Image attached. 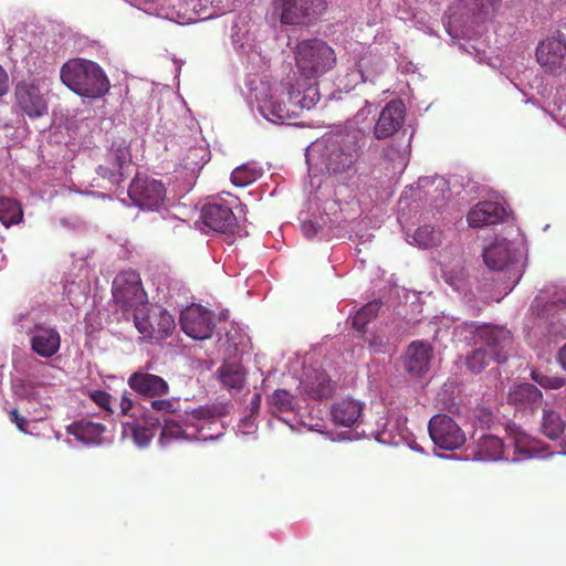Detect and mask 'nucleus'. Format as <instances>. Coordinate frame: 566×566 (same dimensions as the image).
<instances>
[{
	"label": "nucleus",
	"instance_id": "34",
	"mask_svg": "<svg viewBox=\"0 0 566 566\" xmlns=\"http://www.w3.org/2000/svg\"><path fill=\"white\" fill-rule=\"evenodd\" d=\"M321 98L316 82L310 83L306 87L301 90V85L292 87L289 91V101L292 105L301 109H312Z\"/></svg>",
	"mask_w": 566,
	"mask_h": 566
},
{
	"label": "nucleus",
	"instance_id": "28",
	"mask_svg": "<svg viewBox=\"0 0 566 566\" xmlns=\"http://www.w3.org/2000/svg\"><path fill=\"white\" fill-rule=\"evenodd\" d=\"M374 112V105L369 103L367 99L364 101V106L360 107L357 113L346 122V124L338 128L343 134H355L358 133L361 135V147H365L367 134L371 128L373 120L369 118Z\"/></svg>",
	"mask_w": 566,
	"mask_h": 566
},
{
	"label": "nucleus",
	"instance_id": "62",
	"mask_svg": "<svg viewBox=\"0 0 566 566\" xmlns=\"http://www.w3.org/2000/svg\"><path fill=\"white\" fill-rule=\"evenodd\" d=\"M370 239H371V234H367L366 237L363 235L359 243L369 242Z\"/></svg>",
	"mask_w": 566,
	"mask_h": 566
},
{
	"label": "nucleus",
	"instance_id": "45",
	"mask_svg": "<svg viewBox=\"0 0 566 566\" xmlns=\"http://www.w3.org/2000/svg\"><path fill=\"white\" fill-rule=\"evenodd\" d=\"M150 408L158 413L174 415L179 409V398H151Z\"/></svg>",
	"mask_w": 566,
	"mask_h": 566
},
{
	"label": "nucleus",
	"instance_id": "11",
	"mask_svg": "<svg viewBox=\"0 0 566 566\" xmlns=\"http://www.w3.org/2000/svg\"><path fill=\"white\" fill-rule=\"evenodd\" d=\"M237 201L235 197H231L230 201L218 198L206 203L200 213L203 224L216 232L232 233L238 227L233 212V205Z\"/></svg>",
	"mask_w": 566,
	"mask_h": 566
},
{
	"label": "nucleus",
	"instance_id": "33",
	"mask_svg": "<svg viewBox=\"0 0 566 566\" xmlns=\"http://www.w3.org/2000/svg\"><path fill=\"white\" fill-rule=\"evenodd\" d=\"M245 369L241 364L224 363L217 369V377L228 390H241L245 384Z\"/></svg>",
	"mask_w": 566,
	"mask_h": 566
},
{
	"label": "nucleus",
	"instance_id": "15",
	"mask_svg": "<svg viewBox=\"0 0 566 566\" xmlns=\"http://www.w3.org/2000/svg\"><path fill=\"white\" fill-rule=\"evenodd\" d=\"M128 196L140 209L158 210L164 203L166 189L159 180L136 176L129 185Z\"/></svg>",
	"mask_w": 566,
	"mask_h": 566
},
{
	"label": "nucleus",
	"instance_id": "22",
	"mask_svg": "<svg viewBox=\"0 0 566 566\" xmlns=\"http://www.w3.org/2000/svg\"><path fill=\"white\" fill-rule=\"evenodd\" d=\"M474 447L472 450L473 460L496 461L502 459L504 453V442L501 438L491 433H479L474 430L472 433Z\"/></svg>",
	"mask_w": 566,
	"mask_h": 566
},
{
	"label": "nucleus",
	"instance_id": "14",
	"mask_svg": "<svg viewBox=\"0 0 566 566\" xmlns=\"http://www.w3.org/2000/svg\"><path fill=\"white\" fill-rule=\"evenodd\" d=\"M179 322L186 335L199 340L211 338L216 327L212 312L195 303L181 311Z\"/></svg>",
	"mask_w": 566,
	"mask_h": 566
},
{
	"label": "nucleus",
	"instance_id": "30",
	"mask_svg": "<svg viewBox=\"0 0 566 566\" xmlns=\"http://www.w3.org/2000/svg\"><path fill=\"white\" fill-rule=\"evenodd\" d=\"M104 431L105 427L102 423L86 419L75 421L66 428L69 434L86 444L99 443Z\"/></svg>",
	"mask_w": 566,
	"mask_h": 566
},
{
	"label": "nucleus",
	"instance_id": "12",
	"mask_svg": "<svg viewBox=\"0 0 566 566\" xmlns=\"http://www.w3.org/2000/svg\"><path fill=\"white\" fill-rule=\"evenodd\" d=\"M536 60L545 73L560 75L566 72V36L556 32L541 41Z\"/></svg>",
	"mask_w": 566,
	"mask_h": 566
},
{
	"label": "nucleus",
	"instance_id": "56",
	"mask_svg": "<svg viewBox=\"0 0 566 566\" xmlns=\"http://www.w3.org/2000/svg\"><path fill=\"white\" fill-rule=\"evenodd\" d=\"M9 91V76L6 70L0 66V97Z\"/></svg>",
	"mask_w": 566,
	"mask_h": 566
},
{
	"label": "nucleus",
	"instance_id": "57",
	"mask_svg": "<svg viewBox=\"0 0 566 566\" xmlns=\"http://www.w3.org/2000/svg\"><path fill=\"white\" fill-rule=\"evenodd\" d=\"M548 306L549 304L543 303V297L539 295L536 296V298L533 301L531 308L532 311H536L539 314V312L548 311Z\"/></svg>",
	"mask_w": 566,
	"mask_h": 566
},
{
	"label": "nucleus",
	"instance_id": "17",
	"mask_svg": "<svg viewBox=\"0 0 566 566\" xmlns=\"http://www.w3.org/2000/svg\"><path fill=\"white\" fill-rule=\"evenodd\" d=\"M151 364H146L132 373L127 379L129 388L145 399L165 397L169 394V384L159 375L150 373Z\"/></svg>",
	"mask_w": 566,
	"mask_h": 566
},
{
	"label": "nucleus",
	"instance_id": "31",
	"mask_svg": "<svg viewBox=\"0 0 566 566\" xmlns=\"http://www.w3.org/2000/svg\"><path fill=\"white\" fill-rule=\"evenodd\" d=\"M305 392L313 399L323 400L332 397L336 389L335 382L332 381L325 371L316 370L303 382Z\"/></svg>",
	"mask_w": 566,
	"mask_h": 566
},
{
	"label": "nucleus",
	"instance_id": "41",
	"mask_svg": "<svg viewBox=\"0 0 566 566\" xmlns=\"http://www.w3.org/2000/svg\"><path fill=\"white\" fill-rule=\"evenodd\" d=\"M409 147L410 139L405 145L396 146L391 144L384 149V156L395 164V168L403 170L408 164Z\"/></svg>",
	"mask_w": 566,
	"mask_h": 566
},
{
	"label": "nucleus",
	"instance_id": "13",
	"mask_svg": "<svg viewBox=\"0 0 566 566\" xmlns=\"http://www.w3.org/2000/svg\"><path fill=\"white\" fill-rule=\"evenodd\" d=\"M44 81H20L14 87V98L20 109L31 118L42 117L48 113V102L42 92Z\"/></svg>",
	"mask_w": 566,
	"mask_h": 566
},
{
	"label": "nucleus",
	"instance_id": "10",
	"mask_svg": "<svg viewBox=\"0 0 566 566\" xmlns=\"http://www.w3.org/2000/svg\"><path fill=\"white\" fill-rule=\"evenodd\" d=\"M326 9V0H281V22L289 25H310Z\"/></svg>",
	"mask_w": 566,
	"mask_h": 566
},
{
	"label": "nucleus",
	"instance_id": "23",
	"mask_svg": "<svg viewBox=\"0 0 566 566\" xmlns=\"http://www.w3.org/2000/svg\"><path fill=\"white\" fill-rule=\"evenodd\" d=\"M507 216L506 209L499 202L483 201L475 205L468 213V222L473 228L496 224Z\"/></svg>",
	"mask_w": 566,
	"mask_h": 566
},
{
	"label": "nucleus",
	"instance_id": "51",
	"mask_svg": "<svg viewBox=\"0 0 566 566\" xmlns=\"http://www.w3.org/2000/svg\"><path fill=\"white\" fill-rule=\"evenodd\" d=\"M115 284H135V283H142V279L139 276V273H137L133 269L124 270L117 273V275L114 277L113 282Z\"/></svg>",
	"mask_w": 566,
	"mask_h": 566
},
{
	"label": "nucleus",
	"instance_id": "35",
	"mask_svg": "<svg viewBox=\"0 0 566 566\" xmlns=\"http://www.w3.org/2000/svg\"><path fill=\"white\" fill-rule=\"evenodd\" d=\"M566 422L560 413L551 408H544L541 421V432L551 440H557L564 433Z\"/></svg>",
	"mask_w": 566,
	"mask_h": 566
},
{
	"label": "nucleus",
	"instance_id": "18",
	"mask_svg": "<svg viewBox=\"0 0 566 566\" xmlns=\"http://www.w3.org/2000/svg\"><path fill=\"white\" fill-rule=\"evenodd\" d=\"M406 118V106L401 99H392L378 114L373 126V135L382 140L392 137L400 130Z\"/></svg>",
	"mask_w": 566,
	"mask_h": 566
},
{
	"label": "nucleus",
	"instance_id": "63",
	"mask_svg": "<svg viewBox=\"0 0 566 566\" xmlns=\"http://www.w3.org/2000/svg\"><path fill=\"white\" fill-rule=\"evenodd\" d=\"M144 4H154L156 0H142Z\"/></svg>",
	"mask_w": 566,
	"mask_h": 566
},
{
	"label": "nucleus",
	"instance_id": "8",
	"mask_svg": "<svg viewBox=\"0 0 566 566\" xmlns=\"http://www.w3.org/2000/svg\"><path fill=\"white\" fill-rule=\"evenodd\" d=\"M132 165L129 143L123 138H114L104 155L103 163L96 172L112 186H119L126 179L125 169Z\"/></svg>",
	"mask_w": 566,
	"mask_h": 566
},
{
	"label": "nucleus",
	"instance_id": "16",
	"mask_svg": "<svg viewBox=\"0 0 566 566\" xmlns=\"http://www.w3.org/2000/svg\"><path fill=\"white\" fill-rule=\"evenodd\" d=\"M433 443L444 450H455L463 446L465 436L455 421L447 415L433 416L428 426Z\"/></svg>",
	"mask_w": 566,
	"mask_h": 566
},
{
	"label": "nucleus",
	"instance_id": "40",
	"mask_svg": "<svg viewBox=\"0 0 566 566\" xmlns=\"http://www.w3.org/2000/svg\"><path fill=\"white\" fill-rule=\"evenodd\" d=\"M381 303L379 301H371L364 305L359 311L356 312V314L352 318V325L353 327L358 331L363 332L365 326L374 319L379 310H380Z\"/></svg>",
	"mask_w": 566,
	"mask_h": 566
},
{
	"label": "nucleus",
	"instance_id": "47",
	"mask_svg": "<svg viewBox=\"0 0 566 566\" xmlns=\"http://www.w3.org/2000/svg\"><path fill=\"white\" fill-rule=\"evenodd\" d=\"M189 436L181 428V426L174 419H165L163 423V431L160 436V441L179 439V438H188Z\"/></svg>",
	"mask_w": 566,
	"mask_h": 566
},
{
	"label": "nucleus",
	"instance_id": "53",
	"mask_svg": "<svg viewBox=\"0 0 566 566\" xmlns=\"http://www.w3.org/2000/svg\"><path fill=\"white\" fill-rule=\"evenodd\" d=\"M10 420L17 426V428L27 433L28 432V420L21 416L18 409L13 408L9 411Z\"/></svg>",
	"mask_w": 566,
	"mask_h": 566
},
{
	"label": "nucleus",
	"instance_id": "64",
	"mask_svg": "<svg viewBox=\"0 0 566 566\" xmlns=\"http://www.w3.org/2000/svg\"><path fill=\"white\" fill-rule=\"evenodd\" d=\"M144 11L151 13L150 8H144Z\"/></svg>",
	"mask_w": 566,
	"mask_h": 566
},
{
	"label": "nucleus",
	"instance_id": "24",
	"mask_svg": "<svg viewBox=\"0 0 566 566\" xmlns=\"http://www.w3.org/2000/svg\"><path fill=\"white\" fill-rule=\"evenodd\" d=\"M364 403L350 397L336 400L331 410L332 420L335 424L350 428L361 417Z\"/></svg>",
	"mask_w": 566,
	"mask_h": 566
},
{
	"label": "nucleus",
	"instance_id": "20",
	"mask_svg": "<svg viewBox=\"0 0 566 566\" xmlns=\"http://www.w3.org/2000/svg\"><path fill=\"white\" fill-rule=\"evenodd\" d=\"M433 348L429 342L413 340L403 355L405 370L415 378H421L429 370Z\"/></svg>",
	"mask_w": 566,
	"mask_h": 566
},
{
	"label": "nucleus",
	"instance_id": "36",
	"mask_svg": "<svg viewBox=\"0 0 566 566\" xmlns=\"http://www.w3.org/2000/svg\"><path fill=\"white\" fill-rule=\"evenodd\" d=\"M263 175L262 167L256 161H249L233 169L231 181L235 187H247Z\"/></svg>",
	"mask_w": 566,
	"mask_h": 566
},
{
	"label": "nucleus",
	"instance_id": "49",
	"mask_svg": "<svg viewBox=\"0 0 566 566\" xmlns=\"http://www.w3.org/2000/svg\"><path fill=\"white\" fill-rule=\"evenodd\" d=\"M366 342L375 353H386L388 350V339L384 334L373 333L366 337Z\"/></svg>",
	"mask_w": 566,
	"mask_h": 566
},
{
	"label": "nucleus",
	"instance_id": "42",
	"mask_svg": "<svg viewBox=\"0 0 566 566\" xmlns=\"http://www.w3.org/2000/svg\"><path fill=\"white\" fill-rule=\"evenodd\" d=\"M492 360L491 355L484 348L472 350L465 358V367L471 374H480Z\"/></svg>",
	"mask_w": 566,
	"mask_h": 566
},
{
	"label": "nucleus",
	"instance_id": "26",
	"mask_svg": "<svg viewBox=\"0 0 566 566\" xmlns=\"http://www.w3.org/2000/svg\"><path fill=\"white\" fill-rule=\"evenodd\" d=\"M112 294L115 302L123 308L148 307V296L143 285H113Z\"/></svg>",
	"mask_w": 566,
	"mask_h": 566
},
{
	"label": "nucleus",
	"instance_id": "44",
	"mask_svg": "<svg viewBox=\"0 0 566 566\" xmlns=\"http://www.w3.org/2000/svg\"><path fill=\"white\" fill-rule=\"evenodd\" d=\"M270 403L279 411H292L294 409V397L285 389H276L270 397Z\"/></svg>",
	"mask_w": 566,
	"mask_h": 566
},
{
	"label": "nucleus",
	"instance_id": "43",
	"mask_svg": "<svg viewBox=\"0 0 566 566\" xmlns=\"http://www.w3.org/2000/svg\"><path fill=\"white\" fill-rule=\"evenodd\" d=\"M531 378L544 389H559L565 386L566 379L560 376H551L539 369L531 371Z\"/></svg>",
	"mask_w": 566,
	"mask_h": 566
},
{
	"label": "nucleus",
	"instance_id": "32",
	"mask_svg": "<svg viewBox=\"0 0 566 566\" xmlns=\"http://www.w3.org/2000/svg\"><path fill=\"white\" fill-rule=\"evenodd\" d=\"M124 424V434H129L135 443L139 447H146L154 437V428L159 427L158 419L153 417H145L144 426L137 422L126 421Z\"/></svg>",
	"mask_w": 566,
	"mask_h": 566
},
{
	"label": "nucleus",
	"instance_id": "2",
	"mask_svg": "<svg viewBox=\"0 0 566 566\" xmlns=\"http://www.w3.org/2000/svg\"><path fill=\"white\" fill-rule=\"evenodd\" d=\"M501 0H455L448 9L444 22L453 38H473L491 20Z\"/></svg>",
	"mask_w": 566,
	"mask_h": 566
},
{
	"label": "nucleus",
	"instance_id": "50",
	"mask_svg": "<svg viewBox=\"0 0 566 566\" xmlns=\"http://www.w3.org/2000/svg\"><path fill=\"white\" fill-rule=\"evenodd\" d=\"M247 40L248 33L244 30V24H240L238 22L233 23L231 27L232 44L238 49H244Z\"/></svg>",
	"mask_w": 566,
	"mask_h": 566
},
{
	"label": "nucleus",
	"instance_id": "60",
	"mask_svg": "<svg viewBox=\"0 0 566 566\" xmlns=\"http://www.w3.org/2000/svg\"><path fill=\"white\" fill-rule=\"evenodd\" d=\"M260 403H261V394L256 392L252 397L251 405L254 409H259Z\"/></svg>",
	"mask_w": 566,
	"mask_h": 566
},
{
	"label": "nucleus",
	"instance_id": "3",
	"mask_svg": "<svg viewBox=\"0 0 566 566\" xmlns=\"http://www.w3.org/2000/svg\"><path fill=\"white\" fill-rule=\"evenodd\" d=\"M61 81L82 97L98 98L109 90V82L102 67L90 60L66 62L60 72Z\"/></svg>",
	"mask_w": 566,
	"mask_h": 566
},
{
	"label": "nucleus",
	"instance_id": "5",
	"mask_svg": "<svg viewBox=\"0 0 566 566\" xmlns=\"http://www.w3.org/2000/svg\"><path fill=\"white\" fill-rule=\"evenodd\" d=\"M483 260L493 272L502 274L500 280L518 283L525 268V256L520 244L505 238H496L484 248Z\"/></svg>",
	"mask_w": 566,
	"mask_h": 566
},
{
	"label": "nucleus",
	"instance_id": "54",
	"mask_svg": "<svg viewBox=\"0 0 566 566\" xmlns=\"http://www.w3.org/2000/svg\"><path fill=\"white\" fill-rule=\"evenodd\" d=\"M193 427L196 428V432H193L195 440L207 441V440L214 439L219 436V433L210 432L211 427H209L208 429H206L203 426H199V424H193Z\"/></svg>",
	"mask_w": 566,
	"mask_h": 566
},
{
	"label": "nucleus",
	"instance_id": "1",
	"mask_svg": "<svg viewBox=\"0 0 566 566\" xmlns=\"http://www.w3.org/2000/svg\"><path fill=\"white\" fill-rule=\"evenodd\" d=\"M361 135L331 132L306 149V163L314 175H338L347 171L361 156Z\"/></svg>",
	"mask_w": 566,
	"mask_h": 566
},
{
	"label": "nucleus",
	"instance_id": "61",
	"mask_svg": "<svg viewBox=\"0 0 566 566\" xmlns=\"http://www.w3.org/2000/svg\"><path fill=\"white\" fill-rule=\"evenodd\" d=\"M192 163H193L196 166H200V167H201L205 163H207V159H205V156L202 155V156H201V161H200V163L195 161V160H192V161H191V164H192ZM189 165H190V163H186V166H189Z\"/></svg>",
	"mask_w": 566,
	"mask_h": 566
},
{
	"label": "nucleus",
	"instance_id": "55",
	"mask_svg": "<svg viewBox=\"0 0 566 566\" xmlns=\"http://www.w3.org/2000/svg\"><path fill=\"white\" fill-rule=\"evenodd\" d=\"M133 408H134L133 399L129 397V395L127 392H124L120 397V402H119L120 413L123 416L133 417L134 415L130 413Z\"/></svg>",
	"mask_w": 566,
	"mask_h": 566
},
{
	"label": "nucleus",
	"instance_id": "52",
	"mask_svg": "<svg viewBox=\"0 0 566 566\" xmlns=\"http://www.w3.org/2000/svg\"><path fill=\"white\" fill-rule=\"evenodd\" d=\"M91 399L101 408L111 411L112 396L107 391L104 390H95L90 395Z\"/></svg>",
	"mask_w": 566,
	"mask_h": 566
},
{
	"label": "nucleus",
	"instance_id": "39",
	"mask_svg": "<svg viewBox=\"0 0 566 566\" xmlns=\"http://www.w3.org/2000/svg\"><path fill=\"white\" fill-rule=\"evenodd\" d=\"M433 276L436 281L442 280L446 284L457 283L464 279L463 268L459 261L448 264L438 262L433 268Z\"/></svg>",
	"mask_w": 566,
	"mask_h": 566
},
{
	"label": "nucleus",
	"instance_id": "48",
	"mask_svg": "<svg viewBox=\"0 0 566 566\" xmlns=\"http://www.w3.org/2000/svg\"><path fill=\"white\" fill-rule=\"evenodd\" d=\"M193 420L198 421H210L211 423H216V419L221 415L219 409L216 406H200L199 408L193 409L190 412Z\"/></svg>",
	"mask_w": 566,
	"mask_h": 566
},
{
	"label": "nucleus",
	"instance_id": "21",
	"mask_svg": "<svg viewBox=\"0 0 566 566\" xmlns=\"http://www.w3.org/2000/svg\"><path fill=\"white\" fill-rule=\"evenodd\" d=\"M506 432L514 443L515 451L524 458H545L552 455L548 446L543 441L531 437L520 426L512 423L506 427Z\"/></svg>",
	"mask_w": 566,
	"mask_h": 566
},
{
	"label": "nucleus",
	"instance_id": "6",
	"mask_svg": "<svg viewBox=\"0 0 566 566\" xmlns=\"http://www.w3.org/2000/svg\"><path fill=\"white\" fill-rule=\"evenodd\" d=\"M295 63L301 76L315 81L335 66L336 55L326 42L318 39L305 40L296 46Z\"/></svg>",
	"mask_w": 566,
	"mask_h": 566
},
{
	"label": "nucleus",
	"instance_id": "27",
	"mask_svg": "<svg viewBox=\"0 0 566 566\" xmlns=\"http://www.w3.org/2000/svg\"><path fill=\"white\" fill-rule=\"evenodd\" d=\"M386 69L384 57L373 51H367L359 56L352 71V76L357 75L363 83L373 82Z\"/></svg>",
	"mask_w": 566,
	"mask_h": 566
},
{
	"label": "nucleus",
	"instance_id": "58",
	"mask_svg": "<svg viewBox=\"0 0 566 566\" xmlns=\"http://www.w3.org/2000/svg\"><path fill=\"white\" fill-rule=\"evenodd\" d=\"M557 360L560 366L566 370V344L559 349Z\"/></svg>",
	"mask_w": 566,
	"mask_h": 566
},
{
	"label": "nucleus",
	"instance_id": "59",
	"mask_svg": "<svg viewBox=\"0 0 566 566\" xmlns=\"http://www.w3.org/2000/svg\"><path fill=\"white\" fill-rule=\"evenodd\" d=\"M200 153H205L200 148H191L187 155V159H196Z\"/></svg>",
	"mask_w": 566,
	"mask_h": 566
},
{
	"label": "nucleus",
	"instance_id": "46",
	"mask_svg": "<svg viewBox=\"0 0 566 566\" xmlns=\"http://www.w3.org/2000/svg\"><path fill=\"white\" fill-rule=\"evenodd\" d=\"M472 422L476 431L478 428H491L492 424L495 422V416L490 408L476 407L473 410Z\"/></svg>",
	"mask_w": 566,
	"mask_h": 566
},
{
	"label": "nucleus",
	"instance_id": "37",
	"mask_svg": "<svg viewBox=\"0 0 566 566\" xmlns=\"http://www.w3.org/2000/svg\"><path fill=\"white\" fill-rule=\"evenodd\" d=\"M442 231L430 224H421L412 234V243L422 249L438 247L442 242Z\"/></svg>",
	"mask_w": 566,
	"mask_h": 566
},
{
	"label": "nucleus",
	"instance_id": "38",
	"mask_svg": "<svg viewBox=\"0 0 566 566\" xmlns=\"http://www.w3.org/2000/svg\"><path fill=\"white\" fill-rule=\"evenodd\" d=\"M23 220V211L20 202L15 199L0 197V222L9 228L18 224Z\"/></svg>",
	"mask_w": 566,
	"mask_h": 566
},
{
	"label": "nucleus",
	"instance_id": "9",
	"mask_svg": "<svg viewBox=\"0 0 566 566\" xmlns=\"http://www.w3.org/2000/svg\"><path fill=\"white\" fill-rule=\"evenodd\" d=\"M134 324L145 339H165L176 328L175 319L166 310L137 308L134 312Z\"/></svg>",
	"mask_w": 566,
	"mask_h": 566
},
{
	"label": "nucleus",
	"instance_id": "25",
	"mask_svg": "<svg viewBox=\"0 0 566 566\" xmlns=\"http://www.w3.org/2000/svg\"><path fill=\"white\" fill-rule=\"evenodd\" d=\"M507 400L518 409L533 412L542 406L543 394L536 386L523 382L511 388Z\"/></svg>",
	"mask_w": 566,
	"mask_h": 566
},
{
	"label": "nucleus",
	"instance_id": "29",
	"mask_svg": "<svg viewBox=\"0 0 566 566\" xmlns=\"http://www.w3.org/2000/svg\"><path fill=\"white\" fill-rule=\"evenodd\" d=\"M60 342V334L55 329L36 326L31 337V347L38 355L51 357L59 350Z\"/></svg>",
	"mask_w": 566,
	"mask_h": 566
},
{
	"label": "nucleus",
	"instance_id": "7",
	"mask_svg": "<svg viewBox=\"0 0 566 566\" xmlns=\"http://www.w3.org/2000/svg\"><path fill=\"white\" fill-rule=\"evenodd\" d=\"M279 86L270 82L252 80L250 92L259 113L270 123L284 124L290 118V109L281 102L277 93Z\"/></svg>",
	"mask_w": 566,
	"mask_h": 566
},
{
	"label": "nucleus",
	"instance_id": "19",
	"mask_svg": "<svg viewBox=\"0 0 566 566\" xmlns=\"http://www.w3.org/2000/svg\"><path fill=\"white\" fill-rule=\"evenodd\" d=\"M476 337L485 345L493 361L502 364L507 359V349L512 345V334L501 326H483L476 329Z\"/></svg>",
	"mask_w": 566,
	"mask_h": 566
},
{
	"label": "nucleus",
	"instance_id": "4",
	"mask_svg": "<svg viewBox=\"0 0 566 566\" xmlns=\"http://www.w3.org/2000/svg\"><path fill=\"white\" fill-rule=\"evenodd\" d=\"M306 211L300 213L301 230L308 238L328 239L345 221L337 200H323L318 195L308 199Z\"/></svg>",
	"mask_w": 566,
	"mask_h": 566
}]
</instances>
